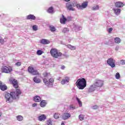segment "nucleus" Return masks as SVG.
Here are the masks:
<instances>
[{"label": "nucleus", "mask_w": 125, "mask_h": 125, "mask_svg": "<svg viewBox=\"0 0 125 125\" xmlns=\"http://www.w3.org/2000/svg\"><path fill=\"white\" fill-rule=\"evenodd\" d=\"M33 100L35 102H41L42 101V98L39 96H35L33 98Z\"/></svg>", "instance_id": "15"}, {"label": "nucleus", "mask_w": 125, "mask_h": 125, "mask_svg": "<svg viewBox=\"0 0 125 125\" xmlns=\"http://www.w3.org/2000/svg\"><path fill=\"white\" fill-rule=\"evenodd\" d=\"M95 88H96V87L95 86H93V84L89 88L88 92H93V91L95 90Z\"/></svg>", "instance_id": "20"}, {"label": "nucleus", "mask_w": 125, "mask_h": 125, "mask_svg": "<svg viewBox=\"0 0 125 125\" xmlns=\"http://www.w3.org/2000/svg\"><path fill=\"white\" fill-rule=\"evenodd\" d=\"M49 28L51 32H55L56 31V28H55V27L53 26H50Z\"/></svg>", "instance_id": "31"}, {"label": "nucleus", "mask_w": 125, "mask_h": 125, "mask_svg": "<svg viewBox=\"0 0 125 125\" xmlns=\"http://www.w3.org/2000/svg\"><path fill=\"white\" fill-rule=\"evenodd\" d=\"M0 89L2 90V91H4L7 89V86L5 84H2V82L0 81Z\"/></svg>", "instance_id": "11"}, {"label": "nucleus", "mask_w": 125, "mask_h": 125, "mask_svg": "<svg viewBox=\"0 0 125 125\" xmlns=\"http://www.w3.org/2000/svg\"><path fill=\"white\" fill-rule=\"evenodd\" d=\"M112 9H113V11H114L115 14H116V15H119L120 14V13H121V10H120V9H119V8H117V9L113 8Z\"/></svg>", "instance_id": "19"}, {"label": "nucleus", "mask_w": 125, "mask_h": 125, "mask_svg": "<svg viewBox=\"0 0 125 125\" xmlns=\"http://www.w3.org/2000/svg\"><path fill=\"white\" fill-rule=\"evenodd\" d=\"M33 81L35 83H42V80H41L40 78H38L37 76H35L34 78Z\"/></svg>", "instance_id": "18"}, {"label": "nucleus", "mask_w": 125, "mask_h": 125, "mask_svg": "<svg viewBox=\"0 0 125 125\" xmlns=\"http://www.w3.org/2000/svg\"><path fill=\"white\" fill-rule=\"evenodd\" d=\"M73 6V7H75V6H77V3L75 2H73L72 3L68 2L66 4V7L67 9L71 11H75V8H74Z\"/></svg>", "instance_id": "4"}, {"label": "nucleus", "mask_w": 125, "mask_h": 125, "mask_svg": "<svg viewBox=\"0 0 125 125\" xmlns=\"http://www.w3.org/2000/svg\"><path fill=\"white\" fill-rule=\"evenodd\" d=\"M70 0H64V1L68 2L70 1Z\"/></svg>", "instance_id": "51"}, {"label": "nucleus", "mask_w": 125, "mask_h": 125, "mask_svg": "<svg viewBox=\"0 0 125 125\" xmlns=\"http://www.w3.org/2000/svg\"><path fill=\"white\" fill-rule=\"evenodd\" d=\"M50 53L53 58H59V57H61L62 55V53L59 52L56 48H52L50 50Z\"/></svg>", "instance_id": "3"}, {"label": "nucleus", "mask_w": 125, "mask_h": 125, "mask_svg": "<svg viewBox=\"0 0 125 125\" xmlns=\"http://www.w3.org/2000/svg\"><path fill=\"white\" fill-rule=\"evenodd\" d=\"M1 115H2L1 113L0 112V117H1Z\"/></svg>", "instance_id": "53"}, {"label": "nucleus", "mask_w": 125, "mask_h": 125, "mask_svg": "<svg viewBox=\"0 0 125 125\" xmlns=\"http://www.w3.org/2000/svg\"><path fill=\"white\" fill-rule=\"evenodd\" d=\"M115 42L116 43H121V42H122V40L120 39V38L116 37L114 39Z\"/></svg>", "instance_id": "24"}, {"label": "nucleus", "mask_w": 125, "mask_h": 125, "mask_svg": "<svg viewBox=\"0 0 125 125\" xmlns=\"http://www.w3.org/2000/svg\"><path fill=\"white\" fill-rule=\"evenodd\" d=\"M42 75H43V77H44V78H47V77L51 76V74L47 72H44V73L42 74Z\"/></svg>", "instance_id": "26"}, {"label": "nucleus", "mask_w": 125, "mask_h": 125, "mask_svg": "<svg viewBox=\"0 0 125 125\" xmlns=\"http://www.w3.org/2000/svg\"><path fill=\"white\" fill-rule=\"evenodd\" d=\"M121 63L122 65H125V60H121Z\"/></svg>", "instance_id": "48"}, {"label": "nucleus", "mask_w": 125, "mask_h": 125, "mask_svg": "<svg viewBox=\"0 0 125 125\" xmlns=\"http://www.w3.org/2000/svg\"><path fill=\"white\" fill-rule=\"evenodd\" d=\"M69 109L70 110H74L75 109V106H74V105L71 104L69 105Z\"/></svg>", "instance_id": "41"}, {"label": "nucleus", "mask_w": 125, "mask_h": 125, "mask_svg": "<svg viewBox=\"0 0 125 125\" xmlns=\"http://www.w3.org/2000/svg\"><path fill=\"white\" fill-rule=\"evenodd\" d=\"M46 101L44 100H42V101L40 103V106L41 107H45V105H46Z\"/></svg>", "instance_id": "22"}, {"label": "nucleus", "mask_w": 125, "mask_h": 125, "mask_svg": "<svg viewBox=\"0 0 125 125\" xmlns=\"http://www.w3.org/2000/svg\"><path fill=\"white\" fill-rule=\"evenodd\" d=\"M59 116H60L59 113H55L54 115V117L55 119H59Z\"/></svg>", "instance_id": "37"}, {"label": "nucleus", "mask_w": 125, "mask_h": 125, "mask_svg": "<svg viewBox=\"0 0 125 125\" xmlns=\"http://www.w3.org/2000/svg\"><path fill=\"white\" fill-rule=\"evenodd\" d=\"M125 5V4L121 1H118L115 3V6L118 8L123 7Z\"/></svg>", "instance_id": "12"}, {"label": "nucleus", "mask_w": 125, "mask_h": 125, "mask_svg": "<svg viewBox=\"0 0 125 125\" xmlns=\"http://www.w3.org/2000/svg\"><path fill=\"white\" fill-rule=\"evenodd\" d=\"M43 53V52L42 50H38L37 52V55H42Z\"/></svg>", "instance_id": "35"}, {"label": "nucleus", "mask_w": 125, "mask_h": 125, "mask_svg": "<svg viewBox=\"0 0 125 125\" xmlns=\"http://www.w3.org/2000/svg\"><path fill=\"white\" fill-rule=\"evenodd\" d=\"M104 82L101 80H97L96 82L93 84V86H95L96 87H101V86H103Z\"/></svg>", "instance_id": "8"}, {"label": "nucleus", "mask_w": 125, "mask_h": 125, "mask_svg": "<svg viewBox=\"0 0 125 125\" xmlns=\"http://www.w3.org/2000/svg\"><path fill=\"white\" fill-rule=\"evenodd\" d=\"M115 78L116 79H117V80H119L121 78V75H120V73L119 72L116 73Z\"/></svg>", "instance_id": "32"}, {"label": "nucleus", "mask_w": 125, "mask_h": 125, "mask_svg": "<svg viewBox=\"0 0 125 125\" xmlns=\"http://www.w3.org/2000/svg\"><path fill=\"white\" fill-rule=\"evenodd\" d=\"M62 18L60 19V23L61 24H66V21H67V19L65 18V16L62 15Z\"/></svg>", "instance_id": "17"}, {"label": "nucleus", "mask_w": 125, "mask_h": 125, "mask_svg": "<svg viewBox=\"0 0 125 125\" xmlns=\"http://www.w3.org/2000/svg\"><path fill=\"white\" fill-rule=\"evenodd\" d=\"M105 44H108V43H105Z\"/></svg>", "instance_id": "54"}, {"label": "nucleus", "mask_w": 125, "mask_h": 125, "mask_svg": "<svg viewBox=\"0 0 125 125\" xmlns=\"http://www.w3.org/2000/svg\"><path fill=\"white\" fill-rule=\"evenodd\" d=\"M26 19L27 20H36V16L34 15L30 14L26 17Z\"/></svg>", "instance_id": "14"}, {"label": "nucleus", "mask_w": 125, "mask_h": 125, "mask_svg": "<svg viewBox=\"0 0 125 125\" xmlns=\"http://www.w3.org/2000/svg\"><path fill=\"white\" fill-rule=\"evenodd\" d=\"M87 5H88V2L87 1H84L81 5L80 3L77 4L76 7L78 9H84V8L87 7Z\"/></svg>", "instance_id": "6"}, {"label": "nucleus", "mask_w": 125, "mask_h": 125, "mask_svg": "<svg viewBox=\"0 0 125 125\" xmlns=\"http://www.w3.org/2000/svg\"><path fill=\"white\" fill-rule=\"evenodd\" d=\"M46 124L47 125H52V121L51 120L48 119V120L46 121Z\"/></svg>", "instance_id": "36"}, {"label": "nucleus", "mask_w": 125, "mask_h": 125, "mask_svg": "<svg viewBox=\"0 0 125 125\" xmlns=\"http://www.w3.org/2000/svg\"><path fill=\"white\" fill-rule=\"evenodd\" d=\"M53 83H54V78H50L49 79V85H53Z\"/></svg>", "instance_id": "23"}, {"label": "nucleus", "mask_w": 125, "mask_h": 125, "mask_svg": "<svg viewBox=\"0 0 125 125\" xmlns=\"http://www.w3.org/2000/svg\"><path fill=\"white\" fill-rule=\"evenodd\" d=\"M9 81L15 88H18V87H19V86L18 85V82H17L16 79H10Z\"/></svg>", "instance_id": "9"}, {"label": "nucleus", "mask_w": 125, "mask_h": 125, "mask_svg": "<svg viewBox=\"0 0 125 125\" xmlns=\"http://www.w3.org/2000/svg\"><path fill=\"white\" fill-rule=\"evenodd\" d=\"M65 81L66 83H69L70 79L68 78V77H65Z\"/></svg>", "instance_id": "45"}, {"label": "nucleus", "mask_w": 125, "mask_h": 125, "mask_svg": "<svg viewBox=\"0 0 125 125\" xmlns=\"http://www.w3.org/2000/svg\"><path fill=\"white\" fill-rule=\"evenodd\" d=\"M62 118L63 120H68L69 118H71V114L69 113H63Z\"/></svg>", "instance_id": "13"}, {"label": "nucleus", "mask_w": 125, "mask_h": 125, "mask_svg": "<svg viewBox=\"0 0 125 125\" xmlns=\"http://www.w3.org/2000/svg\"><path fill=\"white\" fill-rule=\"evenodd\" d=\"M32 28L34 31H38V26L37 25H33Z\"/></svg>", "instance_id": "40"}, {"label": "nucleus", "mask_w": 125, "mask_h": 125, "mask_svg": "<svg viewBox=\"0 0 125 125\" xmlns=\"http://www.w3.org/2000/svg\"><path fill=\"white\" fill-rule=\"evenodd\" d=\"M67 47H68V48H70V49H71V50H76V47L72 46V45H67Z\"/></svg>", "instance_id": "28"}, {"label": "nucleus", "mask_w": 125, "mask_h": 125, "mask_svg": "<svg viewBox=\"0 0 125 125\" xmlns=\"http://www.w3.org/2000/svg\"><path fill=\"white\" fill-rule=\"evenodd\" d=\"M61 69H62V70H64V69H65V66H64V65L62 66L61 67Z\"/></svg>", "instance_id": "50"}, {"label": "nucleus", "mask_w": 125, "mask_h": 125, "mask_svg": "<svg viewBox=\"0 0 125 125\" xmlns=\"http://www.w3.org/2000/svg\"><path fill=\"white\" fill-rule=\"evenodd\" d=\"M66 80H62V81H61V83L62 84H65L66 83Z\"/></svg>", "instance_id": "46"}, {"label": "nucleus", "mask_w": 125, "mask_h": 125, "mask_svg": "<svg viewBox=\"0 0 125 125\" xmlns=\"http://www.w3.org/2000/svg\"><path fill=\"white\" fill-rule=\"evenodd\" d=\"M112 31H113V28L112 27L109 28L108 30V33H111Z\"/></svg>", "instance_id": "47"}, {"label": "nucleus", "mask_w": 125, "mask_h": 125, "mask_svg": "<svg viewBox=\"0 0 125 125\" xmlns=\"http://www.w3.org/2000/svg\"><path fill=\"white\" fill-rule=\"evenodd\" d=\"M0 42L1 44H3V43H4V39H0Z\"/></svg>", "instance_id": "43"}, {"label": "nucleus", "mask_w": 125, "mask_h": 125, "mask_svg": "<svg viewBox=\"0 0 125 125\" xmlns=\"http://www.w3.org/2000/svg\"><path fill=\"white\" fill-rule=\"evenodd\" d=\"M31 74L34 75V76H38V75H39V72L37 70H33Z\"/></svg>", "instance_id": "34"}, {"label": "nucleus", "mask_w": 125, "mask_h": 125, "mask_svg": "<svg viewBox=\"0 0 125 125\" xmlns=\"http://www.w3.org/2000/svg\"><path fill=\"white\" fill-rule=\"evenodd\" d=\"M43 82L45 85H47V86H48L49 81H47V79H46V78L43 79Z\"/></svg>", "instance_id": "29"}, {"label": "nucleus", "mask_w": 125, "mask_h": 125, "mask_svg": "<svg viewBox=\"0 0 125 125\" xmlns=\"http://www.w3.org/2000/svg\"><path fill=\"white\" fill-rule=\"evenodd\" d=\"M1 71L2 73L9 74V73L12 72V67L11 66H3L1 68Z\"/></svg>", "instance_id": "5"}, {"label": "nucleus", "mask_w": 125, "mask_h": 125, "mask_svg": "<svg viewBox=\"0 0 125 125\" xmlns=\"http://www.w3.org/2000/svg\"><path fill=\"white\" fill-rule=\"evenodd\" d=\"M99 9V6L97 5L96 6H94L92 8V10H98Z\"/></svg>", "instance_id": "38"}, {"label": "nucleus", "mask_w": 125, "mask_h": 125, "mask_svg": "<svg viewBox=\"0 0 125 125\" xmlns=\"http://www.w3.org/2000/svg\"><path fill=\"white\" fill-rule=\"evenodd\" d=\"M69 31V29L67 28H63L62 30V33H67Z\"/></svg>", "instance_id": "39"}, {"label": "nucleus", "mask_w": 125, "mask_h": 125, "mask_svg": "<svg viewBox=\"0 0 125 125\" xmlns=\"http://www.w3.org/2000/svg\"><path fill=\"white\" fill-rule=\"evenodd\" d=\"M76 98L80 107H82L83 106V103L82 102V101H81V100H80V99L78 98V97H76Z\"/></svg>", "instance_id": "25"}, {"label": "nucleus", "mask_w": 125, "mask_h": 125, "mask_svg": "<svg viewBox=\"0 0 125 125\" xmlns=\"http://www.w3.org/2000/svg\"><path fill=\"white\" fill-rule=\"evenodd\" d=\"M61 125H65V124H64V122H62L61 124Z\"/></svg>", "instance_id": "52"}, {"label": "nucleus", "mask_w": 125, "mask_h": 125, "mask_svg": "<svg viewBox=\"0 0 125 125\" xmlns=\"http://www.w3.org/2000/svg\"><path fill=\"white\" fill-rule=\"evenodd\" d=\"M38 121L39 122H44L46 120V116L44 114H42L41 115L38 116Z\"/></svg>", "instance_id": "10"}, {"label": "nucleus", "mask_w": 125, "mask_h": 125, "mask_svg": "<svg viewBox=\"0 0 125 125\" xmlns=\"http://www.w3.org/2000/svg\"><path fill=\"white\" fill-rule=\"evenodd\" d=\"M21 62H18L17 63H15L16 66H18V67H19L20 66H21Z\"/></svg>", "instance_id": "42"}, {"label": "nucleus", "mask_w": 125, "mask_h": 125, "mask_svg": "<svg viewBox=\"0 0 125 125\" xmlns=\"http://www.w3.org/2000/svg\"><path fill=\"white\" fill-rule=\"evenodd\" d=\"M79 118L80 120V121H83V119H84V115L81 114L79 116Z\"/></svg>", "instance_id": "33"}, {"label": "nucleus", "mask_w": 125, "mask_h": 125, "mask_svg": "<svg viewBox=\"0 0 125 125\" xmlns=\"http://www.w3.org/2000/svg\"><path fill=\"white\" fill-rule=\"evenodd\" d=\"M40 42L42 44H48L50 42L46 39H42L41 40Z\"/></svg>", "instance_id": "16"}, {"label": "nucleus", "mask_w": 125, "mask_h": 125, "mask_svg": "<svg viewBox=\"0 0 125 125\" xmlns=\"http://www.w3.org/2000/svg\"><path fill=\"white\" fill-rule=\"evenodd\" d=\"M37 105H38V104H37V103H34V104H32V106H33V107H37Z\"/></svg>", "instance_id": "49"}, {"label": "nucleus", "mask_w": 125, "mask_h": 125, "mask_svg": "<svg viewBox=\"0 0 125 125\" xmlns=\"http://www.w3.org/2000/svg\"><path fill=\"white\" fill-rule=\"evenodd\" d=\"M115 60L113 59V58H110L107 60V63L110 66L111 68H115L116 67V65L115 64Z\"/></svg>", "instance_id": "7"}, {"label": "nucleus", "mask_w": 125, "mask_h": 125, "mask_svg": "<svg viewBox=\"0 0 125 125\" xmlns=\"http://www.w3.org/2000/svg\"><path fill=\"white\" fill-rule=\"evenodd\" d=\"M47 12L48 13H51L52 14L54 13V9H53V7H50L47 10Z\"/></svg>", "instance_id": "21"}, {"label": "nucleus", "mask_w": 125, "mask_h": 125, "mask_svg": "<svg viewBox=\"0 0 125 125\" xmlns=\"http://www.w3.org/2000/svg\"><path fill=\"white\" fill-rule=\"evenodd\" d=\"M92 109L93 110H97V109H98V106H97V105H94L92 107Z\"/></svg>", "instance_id": "44"}, {"label": "nucleus", "mask_w": 125, "mask_h": 125, "mask_svg": "<svg viewBox=\"0 0 125 125\" xmlns=\"http://www.w3.org/2000/svg\"><path fill=\"white\" fill-rule=\"evenodd\" d=\"M75 84L79 89H84L86 87V80L84 78L78 79L75 83Z\"/></svg>", "instance_id": "2"}, {"label": "nucleus", "mask_w": 125, "mask_h": 125, "mask_svg": "<svg viewBox=\"0 0 125 125\" xmlns=\"http://www.w3.org/2000/svg\"><path fill=\"white\" fill-rule=\"evenodd\" d=\"M21 93H22V92L19 89H16L15 92H11L10 93H6L4 95L6 102L12 103L14 99H19V96Z\"/></svg>", "instance_id": "1"}, {"label": "nucleus", "mask_w": 125, "mask_h": 125, "mask_svg": "<svg viewBox=\"0 0 125 125\" xmlns=\"http://www.w3.org/2000/svg\"><path fill=\"white\" fill-rule=\"evenodd\" d=\"M23 116L21 115H19L17 116V120L19 121V122H21V121H23Z\"/></svg>", "instance_id": "30"}, {"label": "nucleus", "mask_w": 125, "mask_h": 125, "mask_svg": "<svg viewBox=\"0 0 125 125\" xmlns=\"http://www.w3.org/2000/svg\"><path fill=\"white\" fill-rule=\"evenodd\" d=\"M34 70H35V69H34V68H33V67H32L31 66H30L28 67V71L29 73H31V74H32V73Z\"/></svg>", "instance_id": "27"}]
</instances>
